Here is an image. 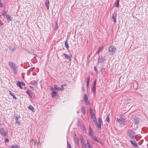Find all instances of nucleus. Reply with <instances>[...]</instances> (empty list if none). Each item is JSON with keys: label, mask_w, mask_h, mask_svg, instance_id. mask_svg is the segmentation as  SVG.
<instances>
[{"label": "nucleus", "mask_w": 148, "mask_h": 148, "mask_svg": "<svg viewBox=\"0 0 148 148\" xmlns=\"http://www.w3.org/2000/svg\"><path fill=\"white\" fill-rule=\"evenodd\" d=\"M108 50L109 54L110 55L112 56L114 54L116 51V49L115 46L111 45L109 48Z\"/></svg>", "instance_id": "f03ea898"}, {"label": "nucleus", "mask_w": 148, "mask_h": 148, "mask_svg": "<svg viewBox=\"0 0 148 148\" xmlns=\"http://www.w3.org/2000/svg\"><path fill=\"white\" fill-rule=\"evenodd\" d=\"M20 118V116H17L15 117V120L16 121V123H18L19 124L20 123V121H18V119Z\"/></svg>", "instance_id": "a211bd4d"}, {"label": "nucleus", "mask_w": 148, "mask_h": 148, "mask_svg": "<svg viewBox=\"0 0 148 148\" xmlns=\"http://www.w3.org/2000/svg\"><path fill=\"white\" fill-rule=\"evenodd\" d=\"M90 137L94 141H96L97 139V138L95 136H94V135Z\"/></svg>", "instance_id": "a878e982"}, {"label": "nucleus", "mask_w": 148, "mask_h": 148, "mask_svg": "<svg viewBox=\"0 0 148 148\" xmlns=\"http://www.w3.org/2000/svg\"><path fill=\"white\" fill-rule=\"evenodd\" d=\"M8 65L12 69L14 74L17 75L18 72V67L16 64L14 62L9 61L8 62Z\"/></svg>", "instance_id": "f257e3e1"}, {"label": "nucleus", "mask_w": 148, "mask_h": 148, "mask_svg": "<svg viewBox=\"0 0 148 148\" xmlns=\"http://www.w3.org/2000/svg\"><path fill=\"white\" fill-rule=\"evenodd\" d=\"M54 88L56 90L58 91H63L64 90V88L63 87V85H61V87H59L57 85H54Z\"/></svg>", "instance_id": "0eeeda50"}, {"label": "nucleus", "mask_w": 148, "mask_h": 148, "mask_svg": "<svg viewBox=\"0 0 148 148\" xmlns=\"http://www.w3.org/2000/svg\"><path fill=\"white\" fill-rule=\"evenodd\" d=\"M32 140H33V142L34 143V145H35V144L36 142V140H33V139H32Z\"/></svg>", "instance_id": "de8ad7c7"}, {"label": "nucleus", "mask_w": 148, "mask_h": 148, "mask_svg": "<svg viewBox=\"0 0 148 148\" xmlns=\"http://www.w3.org/2000/svg\"><path fill=\"white\" fill-rule=\"evenodd\" d=\"M87 143L88 145L89 148H92V147L91 146L90 143L89 142V141L88 140H87Z\"/></svg>", "instance_id": "393cba45"}, {"label": "nucleus", "mask_w": 148, "mask_h": 148, "mask_svg": "<svg viewBox=\"0 0 148 148\" xmlns=\"http://www.w3.org/2000/svg\"><path fill=\"white\" fill-rule=\"evenodd\" d=\"M67 49H68L69 46L67 41L65 42L64 43Z\"/></svg>", "instance_id": "c85d7f7f"}, {"label": "nucleus", "mask_w": 148, "mask_h": 148, "mask_svg": "<svg viewBox=\"0 0 148 148\" xmlns=\"http://www.w3.org/2000/svg\"><path fill=\"white\" fill-rule=\"evenodd\" d=\"M68 147L69 148H71V145L69 143L68 144Z\"/></svg>", "instance_id": "8fccbe9b"}, {"label": "nucleus", "mask_w": 148, "mask_h": 148, "mask_svg": "<svg viewBox=\"0 0 148 148\" xmlns=\"http://www.w3.org/2000/svg\"><path fill=\"white\" fill-rule=\"evenodd\" d=\"M130 142L134 147H138L137 144L135 141H132V140H130Z\"/></svg>", "instance_id": "f8f14e48"}, {"label": "nucleus", "mask_w": 148, "mask_h": 148, "mask_svg": "<svg viewBox=\"0 0 148 148\" xmlns=\"http://www.w3.org/2000/svg\"><path fill=\"white\" fill-rule=\"evenodd\" d=\"M89 83H87V87L88 88Z\"/></svg>", "instance_id": "603ef678"}, {"label": "nucleus", "mask_w": 148, "mask_h": 148, "mask_svg": "<svg viewBox=\"0 0 148 148\" xmlns=\"http://www.w3.org/2000/svg\"><path fill=\"white\" fill-rule=\"evenodd\" d=\"M103 46H101V47H100L99 48H98V50L97 51V52H96V54H99L100 51L102 49H103Z\"/></svg>", "instance_id": "5701e85b"}, {"label": "nucleus", "mask_w": 148, "mask_h": 148, "mask_svg": "<svg viewBox=\"0 0 148 148\" xmlns=\"http://www.w3.org/2000/svg\"><path fill=\"white\" fill-rule=\"evenodd\" d=\"M58 27V26H57V23H56V25L55 26V29H56L57 28V27Z\"/></svg>", "instance_id": "864d4df0"}, {"label": "nucleus", "mask_w": 148, "mask_h": 148, "mask_svg": "<svg viewBox=\"0 0 148 148\" xmlns=\"http://www.w3.org/2000/svg\"><path fill=\"white\" fill-rule=\"evenodd\" d=\"M90 79V76H89L87 77V83H89Z\"/></svg>", "instance_id": "f704fd0d"}, {"label": "nucleus", "mask_w": 148, "mask_h": 148, "mask_svg": "<svg viewBox=\"0 0 148 148\" xmlns=\"http://www.w3.org/2000/svg\"><path fill=\"white\" fill-rule=\"evenodd\" d=\"M63 55L64 56V57L65 58L67 59L69 61H71V57L69 56L67 54H66L65 53H64Z\"/></svg>", "instance_id": "4468645a"}, {"label": "nucleus", "mask_w": 148, "mask_h": 148, "mask_svg": "<svg viewBox=\"0 0 148 148\" xmlns=\"http://www.w3.org/2000/svg\"><path fill=\"white\" fill-rule=\"evenodd\" d=\"M53 90V88H51V90Z\"/></svg>", "instance_id": "bf43d9fd"}, {"label": "nucleus", "mask_w": 148, "mask_h": 148, "mask_svg": "<svg viewBox=\"0 0 148 148\" xmlns=\"http://www.w3.org/2000/svg\"><path fill=\"white\" fill-rule=\"evenodd\" d=\"M82 89L83 91H84L85 90L83 86H82Z\"/></svg>", "instance_id": "a18cd8bd"}, {"label": "nucleus", "mask_w": 148, "mask_h": 148, "mask_svg": "<svg viewBox=\"0 0 148 148\" xmlns=\"http://www.w3.org/2000/svg\"><path fill=\"white\" fill-rule=\"evenodd\" d=\"M91 117L95 123H97V119L96 117L95 114L94 113L92 114L91 115Z\"/></svg>", "instance_id": "9d476101"}, {"label": "nucleus", "mask_w": 148, "mask_h": 148, "mask_svg": "<svg viewBox=\"0 0 148 148\" xmlns=\"http://www.w3.org/2000/svg\"><path fill=\"white\" fill-rule=\"evenodd\" d=\"M82 111L83 113L84 114L85 113V108L84 107L82 106Z\"/></svg>", "instance_id": "473e14b6"}, {"label": "nucleus", "mask_w": 148, "mask_h": 148, "mask_svg": "<svg viewBox=\"0 0 148 148\" xmlns=\"http://www.w3.org/2000/svg\"><path fill=\"white\" fill-rule=\"evenodd\" d=\"M84 99L86 104L87 105H88L90 103V102L88 100V97L86 94H84Z\"/></svg>", "instance_id": "6e6552de"}, {"label": "nucleus", "mask_w": 148, "mask_h": 148, "mask_svg": "<svg viewBox=\"0 0 148 148\" xmlns=\"http://www.w3.org/2000/svg\"><path fill=\"white\" fill-rule=\"evenodd\" d=\"M6 17L7 20H8L10 21V16L9 14H7L6 15Z\"/></svg>", "instance_id": "2f4dec72"}, {"label": "nucleus", "mask_w": 148, "mask_h": 148, "mask_svg": "<svg viewBox=\"0 0 148 148\" xmlns=\"http://www.w3.org/2000/svg\"><path fill=\"white\" fill-rule=\"evenodd\" d=\"M94 69H95V72H96L97 73L98 71H97V69L96 68V66H94Z\"/></svg>", "instance_id": "79ce46f5"}, {"label": "nucleus", "mask_w": 148, "mask_h": 148, "mask_svg": "<svg viewBox=\"0 0 148 148\" xmlns=\"http://www.w3.org/2000/svg\"><path fill=\"white\" fill-rule=\"evenodd\" d=\"M21 84L22 86H25V84L24 83H23V82H21Z\"/></svg>", "instance_id": "58836bf2"}, {"label": "nucleus", "mask_w": 148, "mask_h": 148, "mask_svg": "<svg viewBox=\"0 0 148 148\" xmlns=\"http://www.w3.org/2000/svg\"><path fill=\"white\" fill-rule=\"evenodd\" d=\"M89 132H90V137L93 136V133L92 132V131L91 128L90 127Z\"/></svg>", "instance_id": "4be33fe9"}, {"label": "nucleus", "mask_w": 148, "mask_h": 148, "mask_svg": "<svg viewBox=\"0 0 148 148\" xmlns=\"http://www.w3.org/2000/svg\"><path fill=\"white\" fill-rule=\"evenodd\" d=\"M28 108L29 109L31 110L33 112H34L35 109L33 108V107L31 105H29L28 107Z\"/></svg>", "instance_id": "f3484780"}, {"label": "nucleus", "mask_w": 148, "mask_h": 148, "mask_svg": "<svg viewBox=\"0 0 148 148\" xmlns=\"http://www.w3.org/2000/svg\"><path fill=\"white\" fill-rule=\"evenodd\" d=\"M2 15L4 16H5L6 12H5V10L3 11V12L2 13Z\"/></svg>", "instance_id": "e433bc0d"}, {"label": "nucleus", "mask_w": 148, "mask_h": 148, "mask_svg": "<svg viewBox=\"0 0 148 148\" xmlns=\"http://www.w3.org/2000/svg\"><path fill=\"white\" fill-rule=\"evenodd\" d=\"M12 96L13 99H16V98L14 96V95H13V96Z\"/></svg>", "instance_id": "09e8293b"}, {"label": "nucleus", "mask_w": 148, "mask_h": 148, "mask_svg": "<svg viewBox=\"0 0 148 148\" xmlns=\"http://www.w3.org/2000/svg\"><path fill=\"white\" fill-rule=\"evenodd\" d=\"M90 113L91 114V115L92 114L94 113L92 112V110L91 109H90Z\"/></svg>", "instance_id": "49530a36"}, {"label": "nucleus", "mask_w": 148, "mask_h": 148, "mask_svg": "<svg viewBox=\"0 0 148 148\" xmlns=\"http://www.w3.org/2000/svg\"><path fill=\"white\" fill-rule=\"evenodd\" d=\"M30 87L32 89L34 90V88L33 87L30 86Z\"/></svg>", "instance_id": "5fc2aeb1"}, {"label": "nucleus", "mask_w": 148, "mask_h": 148, "mask_svg": "<svg viewBox=\"0 0 148 148\" xmlns=\"http://www.w3.org/2000/svg\"><path fill=\"white\" fill-rule=\"evenodd\" d=\"M49 0H46L45 2V5L46 7V9L47 10H49Z\"/></svg>", "instance_id": "1a4fd4ad"}, {"label": "nucleus", "mask_w": 148, "mask_h": 148, "mask_svg": "<svg viewBox=\"0 0 148 148\" xmlns=\"http://www.w3.org/2000/svg\"><path fill=\"white\" fill-rule=\"evenodd\" d=\"M95 123L98 129H100L101 128V125L102 124V123H98L97 122V123Z\"/></svg>", "instance_id": "dca6fc26"}, {"label": "nucleus", "mask_w": 148, "mask_h": 148, "mask_svg": "<svg viewBox=\"0 0 148 148\" xmlns=\"http://www.w3.org/2000/svg\"><path fill=\"white\" fill-rule=\"evenodd\" d=\"M98 121L99 123H102V121L101 119L100 118H99L98 119Z\"/></svg>", "instance_id": "72a5a7b5"}, {"label": "nucleus", "mask_w": 148, "mask_h": 148, "mask_svg": "<svg viewBox=\"0 0 148 148\" xmlns=\"http://www.w3.org/2000/svg\"><path fill=\"white\" fill-rule=\"evenodd\" d=\"M90 137L94 141H96L97 139V138L95 136H94V135Z\"/></svg>", "instance_id": "bb28decb"}, {"label": "nucleus", "mask_w": 148, "mask_h": 148, "mask_svg": "<svg viewBox=\"0 0 148 148\" xmlns=\"http://www.w3.org/2000/svg\"><path fill=\"white\" fill-rule=\"evenodd\" d=\"M139 119L137 117H135L134 119V123L135 124H137L138 123Z\"/></svg>", "instance_id": "9b49d317"}, {"label": "nucleus", "mask_w": 148, "mask_h": 148, "mask_svg": "<svg viewBox=\"0 0 148 148\" xmlns=\"http://www.w3.org/2000/svg\"><path fill=\"white\" fill-rule=\"evenodd\" d=\"M7 131L6 129L1 128L0 129V134L3 136H6L7 134Z\"/></svg>", "instance_id": "423d86ee"}, {"label": "nucleus", "mask_w": 148, "mask_h": 148, "mask_svg": "<svg viewBox=\"0 0 148 148\" xmlns=\"http://www.w3.org/2000/svg\"><path fill=\"white\" fill-rule=\"evenodd\" d=\"M62 85H63V86H66V84H63Z\"/></svg>", "instance_id": "6e6d98bb"}, {"label": "nucleus", "mask_w": 148, "mask_h": 148, "mask_svg": "<svg viewBox=\"0 0 148 148\" xmlns=\"http://www.w3.org/2000/svg\"><path fill=\"white\" fill-rule=\"evenodd\" d=\"M5 142H9V140L8 139H7V138H5Z\"/></svg>", "instance_id": "a19ab883"}, {"label": "nucleus", "mask_w": 148, "mask_h": 148, "mask_svg": "<svg viewBox=\"0 0 148 148\" xmlns=\"http://www.w3.org/2000/svg\"><path fill=\"white\" fill-rule=\"evenodd\" d=\"M109 114H108V116H107V117L106 119V121H107L108 123L109 122V121H110L109 118Z\"/></svg>", "instance_id": "c756f323"}, {"label": "nucleus", "mask_w": 148, "mask_h": 148, "mask_svg": "<svg viewBox=\"0 0 148 148\" xmlns=\"http://www.w3.org/2000/svg\"><path fill=\"white\" fill-rule=\"evenodd\" d=\"M96 141L98 143H100V144L102 145L103 144L102 142L98 138H97Z\"/></svg>", "instance_id": "7c9ffc66"}, {"label": "nucleus", "mask_w": 148, "mask_h": 148, "mask_svg": "<svg viewBox=\"0 0 148 148\" xmlns=\"http://www.w3.org/2000/svg\"><path fill=\"white\" fill-rule=\"evenodd\" d=\"M9 92L10 94V95L13 96V94L12 93V92H11L10 91H9Z\"/></svg>", "instance_id": "c03bdc74"}, {"label": "nucleus", "mask_w": 148, "mask_h": 148, "mask_svg": "<svg viewBox=\"0 0 148 148\" xmlns=\"http://www.w3.org/2000/svg\"><path fill=\"white\" fill-rule=\"evenodd\" d=\"M17 85L19 86L21 89H22L23 88L22 86L21 82L18 81L17 82L16 84Z\"/></svg>", "instance_id": "b1692460"}, {"label": "nucleus", "mask_w": 148, "mask_h": 148, "mask_svg": "<svg viewBox=\"0 0 148 148\" xmlns=\"http://www.w3.org/2000/svg\"><path fill=\"white\" fill-rule=\"evenodd\" d=\"M116 14H113L112 17V20L113 21V22L114 23L116 22Z\"/></svg>", "instance_id": "ddd939ff"}, {"label": "nucleus", "mask_w": 148, "mask_h": 148, "mask_svg": "<svg viewBox=\"0 0 148 148\" xmlns=\"http://www.w3.org/2000/svg\"><path fill=\"white\" fill-rule=\"evenodd\" d=\"M32 141H33V140H32V139L31 140H30V142L31 143Z\"/></svg>", "instance_id": "13d9d810"}, {"label": "nucleus", "mask_w": 148, "mask_h": 148, "mask_svg": "<svg viewBox=\"0 0 148 148\" xmlns=\"http://www.w3.org/2000/svg\"><path fill=\"white\" fill-rule=\"evenodd\" d=\"M83 146L84 148H87V146L85 144H84V143H83ZM82 147L83 148H84L83 147Z\"/></svg>", "instance_id": "ea45409f"}, {"label": "nucleus", "mask_w": 148, "mask_h": 148, "mask_svg": "<svg viewBox=\"0 0 148 148\" xmlns=\"http://www.w3.org/2000/svg\"><path fill=\"white\" fill-rule=\"evenodd\" d=\"M26 92L28 95L30 97H32V94L31 91H30L29 90H27L26 91Z\"/></svg>", "instance_id": "412c9836"}, {"label": "nucleus", "mask_w": 148, "mask_h": 148, "mask_svg": "<svg viewBox=\"0 0 148 148\" xmlns=\"http://www.w3.org/2000/svg\"><path fill=\"white\" fill-rule=\"evenodd\" d=\"M1 15H0V17H1Z\"/></svg>", "instance_id": "052dcab7"}, {"label": "nucleus", "mask_w": 148, "mask_h": 148, "mask_svg": "<svg viewBox=\"0 0 148 148\" xmlns=\"http://www.w3.org/2000/svg\"><path fill=\"white\" fill-rule=\"evenodd\" d=\"M92 90L94 94L96 90V86H93L92 88Z\"/></svg>", "instance_id": "cd10ccee"}, {"label": "nucleus", "mask_w": 148, "mask_h": 148, "mask_svg": "<svg viewBox=\"0 0 148 148\" xmlns=\"http://www.w3.org/2000/svg\"><path fill=\"white\" fill-rule=\"evenodd\" d=\"M57 95V92L53 90L52 91L51 96L53 97H54Z\"/></svg>", "instance_id": "2eb2a0df"}, {"label": "nucleus", "mask_w": 148, "mask_h": 148, "mask_svg": "<svg viewBox=\"0 0 148 148\" xmlns=\"http://www.w3.org/2000/svg\"><path fill=\"white\" fill-rule=\"evenodd\" d=\"M9 49L10 50H11V51H13L14 49V48H13V49H12L11 48H10V47H9Z\"/></svg>", "instance_id": "3c124183"}, {"label": "nucleus", "mask_w": 148, "mask_h": 148, "mask_svg": "<svg viewBox=\"0 0 148 148\" xmlns=\"http://www.w3.org/2000/svg\"><path fill=\"white\" fill-rule=\"evenodd\" d=\"M116 121L120 125H123L125 122V120L122 117H119L117 118Z\"/></svg>", "instance_id": "39448f33"}, {"label": "nucleus", "mask_w": 148, "mask_h": 148, "mask_svg": "<svg viewBox=\"0 0 148 148\" xmlns=\"http://www.w3.org/2000/svg\"><path fill=\"white\" fill-rule=\"evenodd\" d=\"M96 80H95L94 82H93V83H94V85L93 86H96Z\"/></svg>", "instance_id": "37998d69"}, {"label": "nucleus", "mask_w": 148, "mask_h": 148, "mask_svg": "<svg viewBox=\"0 0 148 148\" xmlns=\"http://www.w3.org/2000/svg\"><path fill=\"white\" fill-rule=\"evenodd\" d=\"M107 59L106 57L104 56H99L98 59V63H103L104 61H106Z\"/></svg>", "instance_id": "7ed1b4c3"}, {"label": "nucleus", "mask_w": 148, "mask_h": 148, "mask_svg": "<svg viewBox=\"0 0 148 148\" xmlns=\"http://www.w3.org/2000/svg\"><path fill=\"white\" fill-rule=\"evenodd\" d=\"M75 140L76 143H77L78 142V139L77 138H74Z\"/></svg>", "instance_id": "4c0bfd02"}, {"label": "nucleus", "mask_w": 148, "mask_h": 148, "mask_svg": "<svg viewBox=\"0 0 148 148\" xmlns=\"http://www.w3.org/2000/svg\"><path fill=\"white\" fill-rule=\"evenodd\" d=\"M82 144H83V143H84V144H85L84 142V141H82Z\"/></svg>", "instance_id": "4d7b16f0"}, {"label": "nucleus", "mask_w": 148, "mask_h": 148, "mask_svg": "<svg viewBox=\"0 0 148 148\" xmlns=\"http://www.w3.org/2000/svg\"><path fill=\"white\" fill-rule=\"evenodd\" d=\"M3 4L2 3L1 0H0V7H2L3 6Z\"/></svg>", "instance_id": "c9c22d12"}, {"label": "nucleus", "mask_w": 148, "mask_h": 148, "mask_svg": "<svg viewBox=\"0 0 148 148\" xmlns=\"http://www.w3.org/2000/svg\"><path fill=\"white\" fill-rule=\"evenodd\" d=\"M128 134L132 139H134L136 138V136L135 135V133L133 131L129 130L128 132Z\"/></svg>", "instance_id": "20e7f679"}, {"label": "nucleus", "mask_w": 148, "mask_h": 148, "mask_svg": "<svg viewBox=\"0 0 148 148\" xmlns=\"http://www.w3.org/2000/svg\"><path fill=\"white\" fill-rule=\"evenodd\" d=\"M10 148H20V147L17 145L14 144L13 145L10 146Z\"/></svg>", "instance_id": "aec40b11"}, {"label": "nucleus", "mask_w": 148, "mask_h": 148, "mask_svg": "<svg viewBox=\"0 0 148 148\" xmlns=\"http://www.w3.org/2000/svg\"><path fill=\"white\" fill-rule=\"evenodd\" d=\"M119 0H117L115 3V6L116 7H119Z\"/></svg>", "instance_id": "6ab92c4d"}]
</instances>
